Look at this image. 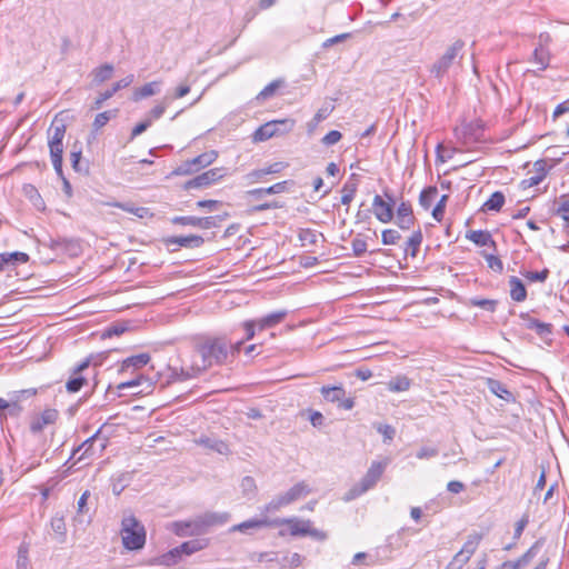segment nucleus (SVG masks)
I'll use <instances>...</instances> for the list:
<instances>
[{
  "mask_svg": "<svg viewBox=\"0 0 569 569\" xmlns=\"http://www.w3.org/2000/svg\"><path fill=\"white\" fill-rule=\"evenodd\" d=\"M230 341L226 337L204 336L193 343L189 361L182 362L180 370H172V381H184L197 378L212 366H221L228 361Z\"/></svg>",
  "mask_w": 569,
  "mask_h": 569,
  "instance_id": "nucleus-1",
  "label": "nucleus"
},
{
  "mask_svg": "<svg viewBox=\"0 0 569 569\" xmlns=\"http://www.w3.org/2000/svg\"><path fill=\"white\" fill-rule=\"evenodd\" d=\"M463 40L457 39L455 42H452L446 49V51L432 63L430 67V73L437 79H442L451 67L460 62L463 57Z\"/></svg>",
  "mask_w": 569,
  "mask_h": 569,
  "instance_id": "nucleus-2",
  "label": "nucleus"
},
{
  "mask_svg": "<svg viewBox=\"0 0 569 569\" xmlns=\"http://www.w3.org/2000/svg\"><path fill=\"white\" fill-rule=\"evenodd\" d=\"M121 538L124 548L128 550H138L144 546V527L133 515L123 517L121 521Z\"/></svg>",
  "mask_w": 569,
  "mask_h": 569,
  "instance_id": "nucleus-3",
  "label": "nucleus"
},
{
  "mask_svg": "<svg viewBox=\"0 0 569 569\" xmlns=\"http://www.w3.org/2000/svg\"><path fill=\"white\" fill-rule=\"evenodd\" d=\"M311 492L308 483L300 481L292 486L288 491L276 496L270 502L264 506V511L272 512L280 508L288 506Z\"/></svg>",
  "mask_w": 569,
  "mask_h": 569,
  "instance_id": "nucleus-4",
  "label": "nucleus"
},
{
  "mask_svg": "<svg viewBox=\"0 0 569 569\" xmlns=\"http://www.w3.org/2000/svg\"><path fill=\"white\" fill-rule=\"evenodd\" d=\"M107 446L108 438L101 437V430L99 429L93 436L74 449L72 456L74 457L78 452L82 451L78 457V460H91L92 458L100 456Z\"/></svg>",
  "mask_w": 569,
  "mask_h": 569,
  "instance_id": "nucleus-5",
  "label": "nucleus"
},
{
  "mask_svg": "<svg viewBox=\"0 0 569 569\" xmlns=\"http://www.w3.org/2000/svg\"><path fill=\"white\" fill-rule=\"evenodd\" d=\"M207 547V540L204 539H194L189 540L181 543L179 547L173 548L168 553L162 556V562L164 565H173L177 562V558H180L181 555L190 556L197 551L202 550Z\"/></svg>",
  "mask_w": 569,
  "mask_h": 569,
  "instance_id": "nucleus-6",
  "label": "nucleus"
},
{
  "mask_svg": "<svg viewBox=\"0 0 569 569\" xmlns=\"http://www.w3.org/2000/svg\"><path fill=\"white\" fill-rule=\"evenodd\" d=\"M295 120L292 119H283V120H274L269 121L262 126H260L253 133L254 141H264L279 132V128H284V131H289L293 128Z\"/></svg>",
  "mask_w": 569,
  "mask_h": 569,
  "instance_id": "nucleus-7",
  "label": "nucleus"
},
{
  "mask_svg": "<svg viewBox=\"0 0 569 569\" xmlns=\"http://www.w3.org/2000/svg\"><path fill=\"white\" fill-rule=\"evenodd\" d=\"M224 174H226L224 168L210 169V170L202 172L201 174H198L197 177L188 180L184 183V189L190 190V189H197V188H207V187L213 184L214 182L219 181L220 179H222L224 177Z\"/></svg>",
  "mask_w": 569,
  "mask_h": 569,
  "instance_id": "nucleus-8",
  "label": "nucleus"
},
{
  "mask_svg": "<svg viewBox=\"0 0 569 569\" xmlns=\"http://www.w3.org/2000/svg\"><path fill=\"white\" fill-rule=\"evenodd\" d=\"M480 537H470L461 548L459 552L455 555L452 560L447 565L445 569H462L463 566L470 560L471 556L477 550Z\"/></svg>",
  "mask_w": 569,
  "mask_h": 569,
  "instance_id": "nucleus-9",
  "label": "nucleus"
},
{
  "mask_svg": "<svg viewBox=\"0 0 569 569\" xmlns=\"http://www.w3.org/2000/svg\"><path fill=\"white\" fill-rule=\"evenodd\" d=\"M169 529L179 537L199 536L204 533L200 516L189 520L173 521Z\"/></svg>",
  "mask_w": 569,
  "mask_h": 569,
  "instance_id": "nucleus-10",
  "label": "nucleus"
},
{
  "mask_svg": "<svg viewBox=\"0 0 569 569\" xmlns=\"http://www.w3.org/2000/svg\"><path fill=\"white\" fill-rule=\"evenodd\" d=\"M228 214L224 216H216V217H192V216H186V217H173L171 219V222L174 224H181V226H192L198 227L201 229H211L217 228L219 226V222L222 221Z\"/></svg>",
  "mask_w": 569,
  "mask_h": 569,
  "instance_id": "nucleus-11",
  "label": "nucleus"
},
{
  "mask_svg": "<svg viewBox=\"0 0 569 569\" xmlns=\"http://www.w3.org/2000/svg\"><path fill=\"white\" fill-rule=\"evenodd\" d=\"M66 134V124L62 121L54 120L49 130V149L50 154L63 153V138Z\"/></svg>",
  "mask_w": 569,
  "mask_h": 569,
  "instance_id": "nucleus-12",
  "label": "nucleus"
},
{
  "mask_svg": "<svg viewBox=\"0 0 569 569\" xmlns=\"http://www.w3.org/2000/svg\"><path fill=\"white\" fill-rule=\"evenodd\" d=\"M59 418V412L56 409L47 408L39 415L32 417L30 421V431L33 435L40 433L48 426L54 425Z\"/></svg>",
  "mask_w": 569,
  "mask_h": 569,
  "instance_id": "nucleus-13",
  "label": "nucleus"
},
{
  "mask_svg": "<svg viewBox=\"0 0 569 569\" xmlns=\"http://www.w3.org/2000/svg\"><path fill=\"white\" fill-rule=\"evenodd\" d=\"M389 465V459L386 458L382 461H373L369 467L366 475L359 481L361 486L368 491L376 486L381 476L383 475L387 466Z\"/></svg>",
  "mask_w": 569,
  "mask_h": 569,
  "instance_id": "nucleus-14",
  "label": "nucleus"
},
{
  "mask_svg": "<svg viewBox=\"0 0 569 569\" xmlns=\"http://www.w3.org/2000/svg\"><path fill=\"white\" fill-rule=\"evenodd\" d=\"M90 366V358L84 359L81 363L72 369L71 377L66 383L68 392H78L84 385H87V378L82 375Z\"/></svg>",
  "mask_w": 569,
  "mask_h": 569,
  "instance_id": "nucleus-15",
  "label": "nucleus"
},
{
  "mask_svg": "<svg viewBox=\"0 0 569 569\" xmlns=\"http://www.w3.org/2000/svg\"><path fill=\"white\" fill-rule=\"evenodd\" d=\"M372 211L375 217L382 223L392 221L395 212L392 202H387L381 196L376 194L372 201Z\"/></svg>",
  "mask_w": 569,
  "mask_h": 569,
  "instance_id": "nucleus-16",
  "label": "nucleus"
},
{
  "mask_svg": "<svg viewBox=\"0 0 569 569\" xmlns=\"http://www.w3.org/2000/svg\"><path fill=\"white\" fill-rule=\"evenodd\" d=\"M415 222L412 207L410 202L402 201L397 208L396 223L400 229L408 230Z\"/></svg>",
  "mask_w": 569,
  "mask_h": 569,
  "instance_id": "nucleus-17",
  "label": "nucleus"
},
{
  "mask_svg": "<svg viewBox=\"0 0 569 569\" xmlns=\"http://www.w3.org/2000/svg\"><path fill=\"white\" fill-rule=\"evenodd\" d=\"M134 80L133 74H128L127 77L122 78L121 80L117 81L111 89L106 90L104 92H101L97 100L94 101V108L99 109L101 104L110 99L117 91L120 89L129 87Z\"/></svg>",
  "mask_w": 569,
  "mask_h": 569,
  "instance_id": "nucleus-18",
  "label": "nucleus"
},
{
  "mask_svg": "<svg viewBox=\"0 0 569 569\" xmlns=\"http://www.w3.org/2000/svg\"><path fill=\"white\" fill-rule=\"evenodd\" d=\"M283 523L289 526V530L292 536H307L308 528L310 527L311 521L299 520L297 518L273 520V526H279Z\"/></svg>",
  "mask_w": 569,
  "mask_h": 569,
  "instance_id": "nucleus-19",
  "label": "nucleus"
},
{
  "mask_svg": "<svg viewBox=\"0 0 569 569\" xmlns=\"http://www.w3.org/2000/svg\"><path fill=\"white\" fill-rule=\"evenodd\" d=\"M521 319L526 322V328L535 330L541 338H547L552 332V325L542 322L536 318L530 317L528 313H521Z\"/></svg>",
  "mask_w": 569,
  "mask_h": 569,
  "instance_id": "nucleus-20",
  "label": "nucleus"
},
{
  "mask_svg": "<svg viewBox=\"0 0 569 569\" xmlns=\"http://www.w3.org/2000/svg\"><path fill=\"white\" fill-rule=\"evenodd\" d=\"M204 242L203 238L196 234L190 236H178V237H170L166 240V243L168 246H178L183 248H199Z\"/></svg>",
  "mask_w": 569,
  "mask_h": 569,
  "instance_id": "nucleus-21",
  "label": "nucleus"
},
{
  "mask_svg": "<svg viewBox=\"0 0 569 569\" xmlns=\"http://www.w3.org/2000/svg\"><path fill=\"white\" fill-rule=\"evenodd\" d=\"M201 519V523L204 532L213 526H222L227 523L230 519V513L228 512H212L208 511L202 515H199Z\"/></svg>",
  "mask_w": 569,
  "mask_h": 569,
  "instance_id": "nucleus-22",
  "label": "nucleus"
},
{
  "mask_svg": "<svg viewBox=\"0 0 569 569\" xmlns=\"http://www.w3.org/2000/svg\"><path fill=\"white\" fill-rule=\"evenodd\" d=\"M150 355L149 353H139L136 356L128 357L121 362V367L119 369V372H126L130 368L132 369H140L149 363L150 361Z\"/></svg>",
  "mask_w": 569,
  "mask_h": 569,
  "instance_id": "nucleus-23",
  "label": "nucleus"
},
{
  "mask_svg": "<svg viewBox=\"0 0 569 569\" xmlns=\"http://www.w3.org/2000/svg\"><path fill=\"white\" fill-rule=\"evenodd\" d=\"M287 184H288V181H281V182H277L268 188H257V189L249 190L247 193L249 197H252V198L259 200L266 194H276V193L284 192L287 190Z\"/></svg>",
  "mask_w": 569,
  "mask_h": 569,
  "instance_id": "nucleus-24",
  "label": "nucleus"
},
{
  "mask_svg": "<svg viewBox=\"0 0 569 569\" xmlns=\"http://www.w3.org/2000/svg\"><path fill=\"white\" fill-rule=\"evenodd\" d=\"M273 526V521L268 518L263 519H249L241 523L234 525L230 531L248 532L249 529H261L264 527Z\"/></svg>",
  "mask_w": 569,
  "mask_h": 569,
  "instance_id": "nucleus-25",
  "label": "nucleus"
},
{
  "mask_svg": "<svg viewBox=\"0 0 569 569\" xmlns=\"http://www.w3.org/2000/svg\"><path fill=\"white\" fill-rule=\"evenodd\" d=\"M510 297L516 302H522L527 298V289L523 282L516 276L509 278Z\"/></svg>",
  "mask_w": 569,
  "mask_h": 569,
  "instance_id": "nucleus-26",
  "label": "nucleus"
},
{
  "mask_svg": "<svg viewBox=\"0 0 569 569\" xmlns=\"http://www.w3.org/2000/svg\"><path fill=\"white\" fill-rule=\"evenodd\" d=\"M320 392L326 401L332 403H339L346 396V390L342 385L333 387L323 386L321 387Z\"/></svg>",
  "mask_w": 569,
  "mask_h": 569,
  "instance_id": "nucleus-27",
  "label": "nucleus"
},
{
  "mask_svg": "<svg viewBox=\"0 0 569 569\" xmlns=\"http://www.w3.org/2000/svg\"><path fill=\"white\" fill-rule=\"evenodd\" d=\"M287 316L286 310L276 311L272 313H269L261 319L257 320V327L259 330H264L269 328H273L278 323H280L284 317Z\"/></svg>",
  "mask_w": 569,
  "mask_h": 569,
  "instance_id": "nucleus-28",
  "label": "nucleus"
},
{
  "mask_svg": "<svg viewBox=\"0 0 569 569\" xmlns=\"http://www.w3.org/2000/svg\"><path fill=\"white\" fill-rule=\"evenodd\" d=\"M543 542L545 540L542 538L538 539L521 557L515 560L516 563H518L519 569L528 566V563L538 555Z\"/></svg>",
  "mask_w": 569,
  "mask_h": 569,
  "instance_id": "nucleus-29",
  "label": "nucleus"
},
{
  "mask_svg": "<svg viewBox=\"0 0 569 569\" xmlns=\"http://www.w3.org/2000/svg\"><path fill=\"white\" fill-rule=\"evenodd\" d=\"M487 387L493 395H496L500 399H503L506 401H510L513 399L512 393L508 390L506 385L499 380L489 378L487 380Z\"/></svg>",
  "mask_w": 569,
  "mask_h": 569,
  "instance_id": "nucleus-30",
  "label": "nucleus"
},
{
  "mask_svg": "<svg viewBox=\"0 0 569 569\" xmlns=\"http://www.w3.org/2000/svg\"><path fill=\"white\" fill-rule=\"evenodd\" d=\"M161 81H151L146 83L141 88H138L133 92V100L139 101L141 99L157 94L160 91Z\"/></svg>",
  "mask_w": 569,
  "mask_h": 569,
  "instance_id": "nucleus-31",
  "label": "nucleus"
},
{
  "mask_svg": "<svg viewBox=\"0 0 569 569\" xmlns=\"http://www.w3.org/2000/svg\"><path fill=\"white\" fill-rule=\"evenodd\" d=\"M530 62L537 64L539 70H546L549 67L550 62V53L548 49L542 47H536L532 52Z\"/></svg>",
  "mask_w": 569,
  "mask_h": 569,
  "instance_id": "nucleus-32",
  "label": "nucleus"
},
{
  "mask_svg": "<svg viewBox=\"0 0 569 569\" xmlns=\"http://www.w3.org/2000/svg\"><path fill=\"white\" fill-rule=\"evenodd\" d=\"M411 386V380L407 376L399 375L387 382V388L391 392L407 391Z\"/></svg>",
  "mask_w": 569,
  "mask_h": 569,
  "instance_id": "nucleus-33",
  "label": "nucleus"
},
{
  "mask_svg": "<svg viewBox=\"0 0 569 569\" xmlns=\"http://www.w3.org/2000/svg\"><path fill=\"white\" fill-rule=\"evenodd\" d=\"M217 158H218V152L214 150H210V151L203 152V153L194 157L193 159H191V163L194 166L196 170L198 171L202 168L210 166L212 162L216 161Z\"/></svg>",
  "mask_w": 569,
  "mask_h": 569,
  "instance_id": "nucleus-34",
  "label": "nucleus"
},
{
  "mask_svg": "<svg viewBox=\"0 0 569 569\" xmlns=\"http://www.w3.org/2000/svg\"><path fill=\"white\" fill-rule=\"evenodd\" d=\"M467 238L480 247L495 244V241L492 240L491 234L488 231H483V230H471L467 234Z\"/></svg>",
  "mask_w": 569,
  "mask_h": 569,
  "instance_id": "nucleus-35",
  "label": "nucleus"
},
{
  "mask_svg": "<svg viewBox=\"0 0 569 569\" xmlns=\"http://www.w3.org/2000/svg\"><path fill=\"white\" fill-rule=\"evenodd\" d=\"M302 560L303 557L298 552L288 553L281 558L278 557V563L281 569L297 568L302 563Z\"/></svg>",
  "mask_w": 569,
  "mask_h": 569,
  "instance_id": "nucleus-36",
  "label": "nucleus"
},
{
  "mask_svg": "<svg viewBox=\"0 0 569 569\" xmlns=\"http://www.w3.org/2000/svg\"><path fill=\"white\" fill-rule=\"evenodd\" d=\"M505 203V194L501 191L493 192L483 203V210L499 211Z\"/></svg>",
  "mask_w": 569,
  "mask_h": 569,
  "instance_id": "nucleus-37",
  "label": "nucleus"
},
{
  "mask_svg": "<svg viewBox=\"0 0 569 569\" xmlns=\"http://www.w3.org/2000/svg\"><path fill=\"white\" fill-rule=\"evenodd\" d=\"M110 206L119 208L126 212L132 213L139 218H144L149 214V209L144 207H134L131 203L128 202H113L110 203Z\"/></svg>",
  "mask_w": 569,
  "mask_h": 569,
  "instance_id": "nucleus-38",
  "label": "nucleus"
},
{
  "mask_svg": "<svg viewBox=\"0 0 569 569\" xmlns=\"http://www.w3.org/2000/svg\"><path fill=\"white\" fill-rule=\"evenodd\" d=\"M171 102V99L166 96L158 104H156L147 114V120H149L151 123L154 121V120H158L160 119L167 107L169 106V103Z\"/></svg>",
  "mask_w": 569,
  "mask_h": 569,
  "instance_id": "nucleus-39",
  "label": "nucleus"
},
{
  "mask_svg": "<svg viewBox=\"0 0 569 569\" xmlns=\"http://www.w3.org/2000/svg\"><path fill=\"white\" fill-rule=\"evenodd\" d=\"M422 242V232L421 230L415 231L407 241L406 252L411 257H416L418 249Z\"/></svg>",
  "mask_w": 569,
  "mask_h": 569,
  "instance_id": "nucleus-40",
  "label": "nucleus"
},
{
  "mask_svg": "<svg viewBox=\"0 0 569 569\" xmlns=\"http://www.w3.org/2000/svg\"><path fill=\"white\" fill-rule=\"evenodd\" d=\"M436 187H428L420 192L419 203L423 209H429L437 196Z\"/></svg>",
  "mask_w": 569,
  "mask_h": 569,
  "instance_id": "nucleus-41",
  "label": "nucleus"
},
{
  "mask_svg": "<svg viewBox=\"0 0 569 569\" xmlns=\"http://www.w3.org/2000/svg\"><path fill=\"white\" fill-rule=\"evenodd\" d=\"M113 72V67L109 63H104L101 67L97 68L93 71L94 82L102 83L111 78Z\"/></svg>",
  "mask_w": 569,
  "mask_h": 569,
  "instance_id": "nucleus-42",
  "label": "nucleus"
},
{
  "mask_svg": "<svg viewBox=\"0 0 569 569\" xmlns=\"http://www.w3.org/2000/svg\"><path fill=\"white\" fill-rule=\"evenodd\" d=\"M28 553L29 547L26 543H22L18 550L17 569H31Z\"/></svg>",
  "mask_w": 569,
  "mask_h": 569,
  "instance_id": "nucleus-43",
  "label": "nucleus"
},
{
  "mask_svg": "<svg viewBox=\"0 0 569 569\" xmlns=\"http://www.w3.org/2000/svg\"><path fill=\"white\" fill-rule=\"evenodd\" d=\"M282 80H273L258 93L257 100H266L272 97L276 93V91L282 86Z\"/></svg>",
  "mask_w": 569,
  "mask_h": 569,
  "instance_id": "nucleus-44",
  "label": "nucleus"
},
{
  "mask_svg": "<svg viewBox=\"0 0 569 569\" xmlns=\"http://www.w3.org/2000/svg\"><path fill=\"white\" fill-rule=\"evenodd\" d=\"M51 528L52 530L60 537L59 541L63 542L66 538V523L63 517L54 516L51 519Z\"/></svg>",
  "mask_w": 569,
  "mask_h": 569,
  "instance_id": "nucleus-45",
  "label": "nucleus"
},
{
  "mask_svg": "<svg viewBox=\"0 0 569 569\" xmlns=\"http://www.w3.org/2000/svg\"><path fill=\"white\" fill-rule=\"evenodd\" d=\"M332 109H330L329 107H326V108H320L315 117L312 118L311 121L308 122V130L309 132H311L315 128H317V126L323 121L325 119H327L330 114Z\"/></svg>",
  "mask_w": 569,
  "mask_h": 569,
  "instance_id": "nucleus-46",
  "label": "nucleus"
},
{
  "mask_svg": "<svg viewBox=\"0 0 569 569\" xmlns=\"http://www.w3.org/2000/svg\"><path fill=\"white\" fill-rule=\"evenodd\" d=\"M356 191H357L356 183H349V182L345 183V186L342 187V190H341V193H342L341 203L345 206H349L356 194Z\"/></svg>",
  "mask_w": 569,
  "mask_h": 569,
  "instance_id": "nucleus-47",
  "label": "nucleus"
},
{
  "mask_svg": "<svg viewBox=\"0 0 569 569\" xmlns=\"http://www.w3.org/2000/svg\"><path fill=\"white\" fill-rule=\"evenodd\" d=\"M549 270L545 268L541 271H521V274L532 282H545L549 277Z\"/></svg>",
  "mask_w": 569,
  "mask_h": 569,
  "instance_id": "nucleus-48",
  "label": "nucleus"
},
{
  "mask_svg": "<svg viewBox=\"0 0 569 569\" xmlns=\"http://www.w3.org/2000/svg\"><path fill=\"white\" fill-rule=\"evenodd\" d=\"M116 116V110H109V111H104V112H100L94 118V121H93V128L96 130H99L101 129L102 127H104L109 121L110 119H112L113 117Z\"/></svg>",
  "mask_w": 569,
  "mask_h": 569,
  "instance_id": "nucleus-49",
  "label": "nucleus"
},
{
  "mask_svg": "<svg viewBox=\"0 0 569 569\" xmlns=\"http://www.w3.org/2000/svg\"><path fill=\"white\" fill-rule=\"evenodd\" d=\"M481 124L478 123H469L462 127V132L465 137V143H468V139H479L478 132L481 130Z\"/></svg>",
  "mask_w": 569,
  "mask_h": 569,
  "instance_id": "nucleus-50",
  "label": "nucleus"
},
{
  "mask_svg": "<svg viewBox=\"0 0 569 569\" xmlns=\"http://www.w3.org/2000/svg\"><path fill=\"white\" fill-rule=\"evenodd\" d=\"M469 303L473 307H479L490 312H493L497 307V301L491 299L472 298L470 299Z\"/></svg>",
  "mask_w": 569,
  "mask_h": 569,
  "instance_id": "nucleus-51",
  "label": "nucleus"
},
{
  "mask_svg": "<svg viewBox=\"0 0 569 569\" xmlns=\"http://www.w3.org/2000/svg\"><path fill=\"white\" fill-rule=\"evenodd\" d=\"M200 442L206 446L207 448H210L212 450H216L219 453H226L228 451V446L220 440H212L210 438L201 439Z\"/></svg>",
  "mask_w": 569,
  "mask_h": 569,
  "instance_id": "nucleus-52",
  "label": "nucleus"
},
{
  "mask_svg": "<svg viewBox=\"0 0 569 569\" xmlns=\"http://www.w3.org/2000/svg\"><path fill=\"white\" fill-rule=\"evenodd\" d=\"M400 239V233L395 229H386L381 233V241L383 244H396Z\"/></svg>",
  "mask_w": 569,
  "mask_h": 569,
  "instance_id": "nucleus-53",
  "label": "nucleus"
},
{
  "mask_svg": "<svg viewBox=\"0 0 569 569\" xmlns=\"http://www.w3.org/2000/svg\"><path fill=\"white\" fill-rule=\"evenodd\" d=\"M351 247L355 257H361L367 251V242L360 236L352 239Z\"/></svg>",
  "mask_w": 569,
  "mask_h": 569,
  "instance_id": "nucleus-54",
  "label": "nucleus"
},
{
  "mask_svg": "<svg viewBox=\"0 0 569 569\" xmlns=\"http://www.w3.org/2000/svg\"><path fill=\"white\" fill-rule=\"evenodd\" d=\"M194 166L191 163V160H187L182 162L179 167H177L173 171V176H188L196 172Z\"/></svg>",
  "mask_w": 569,
  "mask_h": 569,
  "instance_id": "nucleus-55",
  "label": "nucleus"
},
{
  "mask_svg": "<svg viewBox=\"0 0 569 569\" xmlns=\"http://www.w3.org/2000/svg\"><path fill=\"white\" fill-rule=\"evenodd\" d=\"M365 492H367V490L361 486L360 482H358L351 489H349L348 492L345 493L343 500L346 502H349L351 500H355Z\"/></svg>",
  "mask_w": 569,
  "mask_h": 569,
  "instance_id": "nucleus-56",
  "label": "nucleus"
},
{
  "mask_svg": "<svg viewBox=\"0 0 569 569\" xmlns=\"http://www.w3.org/2000/svg\"><path fill=\"white\" fill-rule=\"evenodd\" d=\"M448 200V196L447 194H443L441 197V199L439 200V202L436 204V207L433 208L432 210V217L435 218V220H437L438 222H440L443 218V213H445V208H446V202Z\"/></svg>",
  "mask_w": 569,
  "mask_h": 569,
  "instance_id": "nucleus-57",
  "label": "nucleus"
},
{
  "mask_svg": "<svg viewBox=\"0 0 569 569\" xmlns=\"http://www.w3.org/2000/svg\"><path fill=\"white\" fill-rule=\"evenodd\" d=\"M240 487H241L242 492L247 496L254 493V491L257 489L256 481L250 476L242 478Z\"/></svg>",
  "mask_w": 569,
  "mask_h": 569,
  "instance_id": "nucleus-58",
  "label": "nucleus"
},
{
  "mask_svg": "<svg viewBox=\"0 0 569 569\" xmlns=\"http://www.w3.org/2000/svg\"><path fill=\"white\" fill-rule=\"evenodd\" d=\"M7 258H9L11 266H17L19 263H26L29 260V256L24 252H7Z\"/></svg>",
  "mask_w": 569,
  "mask_h": 569,
  "instance_id": "nucleus-59",
  "label": "nucleus"
},
{
  "mask_svg": "<svg viewBox=\"0 0 569 569\" xmlns=\"http://www.w3.org/2000/svg\"><path fill=\"white\" fill-rule=\"evenodd\" d=\"M547 174V171L545 168H541V172H536V174L525 179L522 181V183L526 186V187H533V186H538L546 177Z\"/></svg>",
  "mask_w": 569,
  "mask_h": 569,
  "instance_id": "nucleus-60",
  "label": "nucleus"
},
{
  "mask_svg": "<svg viewBox=\"0 0 569 569\" xmlns=\"http://www.w3.org/2000/svg\"><path fill=\"white\" fill-rule=\"evenodd\" d=\"M342 138V134L338 130L329 131L321 140L325 146H333L338 143Z\"/></svg>",
  "mask_w": 569,
  "mask_h": 569,
  "instance_id": "nucleus-61",
  "label": "nucleus"
},
{
  "mask_svg": "<svg viewBox=\"0 0 569 569\" xmlns=\"http://www.w3.org/2000/svg\"><path fill=\"white\" fill-rule=\"evenodd\" d=\"M377 431L383 436L385 441H391L396 435V430L390 425H378Z\"/></svg>",
  "mask_w": 569,
  "mask_h": 569,
  "instance_id": "nucleus-62",
  "label": "nucleus"
},
{
  "mask_svg": "<svg viewBox=\"0 0 569 569\" xmlns=\"http://www.w3.org/2000/svg\"><path fill=\"white\" fill-rule=\"evenodd\" d=\"M438 449L435 447H422L417 451L416 457L421 460L430 459L438 456Z\"/></svg>",
  "mask_w": 569,
  "mask_h": 569,
  "instance_id": "nucleus-63",
  "label": "nucleus"
},
{
  "mask_svg": "<svg viewBox=\"0 0 569 569\" xmlns=\"http://www.w3.org/2000/svg\"><path fill=\"white\" fill-rule=\"evenodd\" d=\"M486 260L488 262L489 268H491L495 271L502 272L503 264H502V261L500 260V258H498L493 254H489V256H487Z\"/></svg>",
  "mask_w": 569,
  "mask_h": 569,
  "instance_id": "nucleus-64",
  "label": "nucleus"
}]
</instances>
